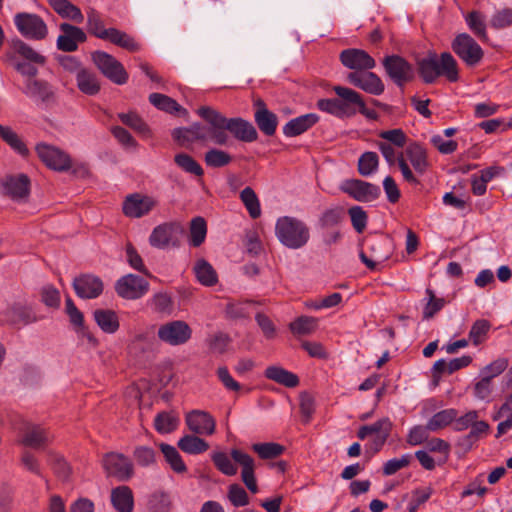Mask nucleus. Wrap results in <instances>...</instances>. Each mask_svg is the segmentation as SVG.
I'll list each match as a JSON object with an SVG mask.
<instances>
[{"label":"nucleus","mask_w":512,"mask_h":512,"mask_svg":"<svg viewBox=\"0 0 512 512\" xmlns=\"http://www.w3.org/2000/svg\"><path fill=\"white\" fill-rule=\"evenodd\" d=\"M197 114L208 124L213 125V138L216 145L225 146L232 136L242 142L251 143L258 139L256 128L248 120L241 117L227 118L219 111L209 106H201Z\"/></svg>","instance_id":"1"},{"label":"nucleus","mask_w":512,"mask_h":512,"mask_svg":"<svg viewBox=\"0 0 512 512\" xmlns=\"http://www.w3.org/2000/svg\"><path fill=\"white\" fill-rule=\"evenodd\" d=\"M416 71L425 84H433L439 77H445L451 83L459 80L458 63L450 52L438 55L428 51L425 57L417 59Z\"/></svg>","instance_id":"2"},{"label":"nucleus","mask_w":512,"mask_h":512,"mask_svg":"<svg viewBox=\"0 0 512 512\" xmlns=\"http://www.w3.org/2000/svg\"><path fill=\"white\" fill-rule=\"evenodd\" d=\"M333 91L337 97L321 98L317 100L316 107L339 119L354 117L364 101L363 96L352 88L341 85L334 86Z\"/></svg>","instance_id":"3"},{"label":"nucleus","mask_w":512,"mask_h":512,"mask_svg":"<svg viewBox=\"0 0 512 512\" xmlns=\"http://www.w3.org/2000/svg\"><path fill=\"white\" fill-rule=\"evenodd\" d=\"M275 234L280 243L290 249H299L305 246L310 238L307 225L291 216H282L277 219Z\"/></svg>","instance_id":"4"},{"label":"nucleus","mask_w":512,"mask_h":512,"mask_svg":"<svg viewBox=\"0 0 512 512\" xmlns=\"http://www.w3.org/2000/svg\"><path fill=\"white\" fill-rule=\"evenodd\" d=\"M365 245L369 255L361 251L360 260L370 270H376L378 264L388 260L392 255V240L384 234H375L365 240Z\"/></svg>","instance_id":"5"},{"label":"nucleus","mask_w":512,"mask_h":512,"mask_svg":"<svg viewBox=\"0 0 512 512\" xmlns=\"http://www.w3.org/2000/svg\"><path fill=\"white\" fill-rule=\"evenodd\" d=\"M382 66L389 79L401 89L416 77L413 64L399 54L386 55L382 59Z\"/></svg>","instance_id":"6"},{"label":"nucleus","mask_w":512,"mask_h":512,"mask_svg":"<svg viewBox=\"0 0 512 512\" xmlns=\"http://www.w3.org/2000/svg\"><path fill=\"white\" fill-rule=\"evenodd\" d=\"M101 465L107 478H114L119 482H127L135 474L132 460L120 452L105 453Z\"/></svg>","instance_id":"7"},{"label":"nucleus","mask_w":512,"mask_h":512,"mask_svg":"<svg viewBox=\"0 0 512 512\" xmlns=\"http://www.w3.org/2000/svg\"><path fill=\"white\" fill-rule=\"evenodd\" d=\"M184 233V226L180 222H164L154 227L149 236V244L157 249L178 248Z\"/></svg>","instance_id":"8"},{"label":"nucleus","mask_w":512,"mask_h":512,"mask_svg":"<svg viewBox=\"0 0 512 512\" xmlns=\"http://www.w3.org/2000/svg\"><path fill=\"white\" fill-rule=\"evenodd\" d=\"M91 59L103 76L112 83L116 85H124L128 82V72L124 65L113 55L105 51L96 50L91 53Z\"/></svg>","instance_id":"9"},{"label":"nucleus","mask_w":512,"mask_h":512,"mask_svg":"<svg viewBox=\"0 0 512 512\" xmlns=\"http://www.w3.org/2000/svg\"><path fill=\"white\" fill-rule=\"evenodd\" d=\"M451 49L468 67L477 66L484 57L481 46L465 32L455 36L451 42Z\"/></svg>","instance_id":"10"},{"label":"nucleus","mask_w":512,"mask_h":512,"mask_svg":"<svg viewBox=\"0 0 512 512\" xmlns=\"http://www.w3.org/2000/svg\"><path fill=\"white\" fill-rule=\"evenodd\" d=\"M18 32L26 39L41 41L48 35V27L41 16L35 13L20 12L14 16Z\"/></svg>","instance_id":"11"},{"label":"nucleus","mask_w":512,"mask_h":512,"mask_svg":"<svg viewBox=\"0 0 512 512\" xmlns=\"http://www.w3.org/2000/svg\"><path fill=\"white\" fill-rule=\"evenodd\" d=\"M22 92L36 105L45 108L54 105L57 100L54 86L44 79H25Z\"/></svg>","instance_id":"12"},{"label":"nucleus","mask_w":512,"mask_h":512,"mask_svg":"<svg viewBox=\"0 0 512 512\" xmlns=\"http://www.w3.org/2000/svg\"><path fill=\"white\" fill-rule=\"evenodd\" d=\"M35 152L40 161L49 169L57 172H66L71 168V157L62 149L46 142H39Z\"/></svg>","instance_id":"13"},{"label":"nucleus","mask_w":512,"mask_h":512,"mask_svg":"<svg viewBox=\"0 0 512 512\" xmlns=\"http://www.w3.org/2000/svg\"><path fill=\"white\" fill-rule=\"evenodd\" d=\"M114 289L117 295L123 299L137 300L149 292L150 284L143 277L129 273L115 282Z\"/></svg>","instance_id":"14"},{"label":"nucleus","mask_w":512,"mask_h":512,"mask_svg":"<svg viewBox=\"0 0 512 512\" xmlns=\"http://www.w3.org/2000/svg\"><path fill=\"white\" fill-rule=\"evenodd\" d=\"M158 338L171 346L183 345L191 339L192 329L183 320L163 324L157 332Z\"/></svg>","instance_id":"15"},{"label":"nucleus","mask_w":512,"mask_h":512,"mask_svg":"<svg viewBox=\"0 0 512 512\" xmlns=\"http://www.w3.org/2000/svg\"><path fill=\"white\" fill-rule=\"evenodd\" d=\"M341 190L358 202H371L381 195L378 185L360 179L346 180Z\"/></svg>","instance_id":"16"},{"label":"nucleus","mask_w":512,"mask_h":512,"mask_svg":"<svg viewBox=\"0 0 512 512\" xmlns=\"http://www.w3.org/2000/svg\"><path fill=\"white\" fill-rule=\"evenodd\" d=\"M72 287L79 298L96 299L103 293L104 283L97 275L82 273L73 279Z\"/></svg>","instance_id":"17"},{"label":"nucleus","mask_w":512,"mask_h":512,"mask_svg":"<svg viewBox=\"0 0 512 512\" xmlns=\"http://www.w3.org/2000/svg\"><path fill=\"white\" fill-rule=\"evenodd\" d=\"M339 60L344 67L353 70V72L371 70L376 66L375 59L365 50L358 48L342 50Z\"/></svg>","instance_id":"18"},{"label":"nucleus","mask_w":512,"mask_h":512,"mask_svg":"<svg viewBox=\"0 0 512 512\" xmlns=\"http://www.w3.org/2000/svg\"><path fill=\"white\" fill-rule=\"evenodd\" d=\"M346 80L352 86L374 96H379L385 91V85L382 79L370 70L363 72H350L348 73Z\"/></svg>","instance_id":"19"},{"label":"nucleus","mask_w":512,"mask_h":512,"mask_svg":"<svg viewBox=\"0 0 512 512\" xmlns=\"http://www.w3.org/2000/svg\"><path fill=\"white\" fill-rule=\"evenodd\" d=\"M157 201L150 196L133 193L126 196L123 201V214L129 218H141L152 211Z\"/></svg>","instance_id":"20"},{"label":"nucleus","mask_w":512,"mask_h":512,"mask_svg":"<svg viewBox=\"0 0 512 512\" xmlns=\"http://www.w3.org/2000/svg\"><path fill=\"white\" fill-rule=\"evenodd\" d=\"M254 121L258 129L267 137L275 135L278 127V116L268 109L267 104L262 99H257L253 103Z\"/></svg>","instance_id":"21"},{"label":"nucleus","mask_w":512,"mask_h":512,"mask_svg":"<svg viewBox=\"0 0 512 512\" xmlns=\"http://www.w3.org/2000/svg\"><path fill=\"white\" fill-rule=\"evenodd\" d=\"M61 34L58 36L56 45L58 50L63 52H74L78 49L79 43L87 40L86 33L82 28L70 23H61L59 26Z\"/></svg>","instance_id":"22"},{"label":"nucleus","mask_w":512,"mask_h":512,"mask_svg":"<svg viewBox=\"0 0 512 512\" xmlns=\"http://www.w3.org/2000/svg\"><path fill=\"white\" fill-rule=\"evenodd\" d=\"M231 458L242 467L241 478L245 486L252 493L258 492L257 481L255 477V461L251 455L240 450L232 449Z\"/></svg>","instance_id":"23"},{"label":"nucleus","mask_w":512,"mask_h":512,"mask_svg":"<svg viewBox=\"0 0 512 512\" xmlns=\"http://www.w3.org/2000/svg\"><path fill=\"white\" fill-rule=\"evenodd\" d=\"M231 458L242 467L241 478L245 486L252 493L258 492L257 481L255 477V461L251 455L240 450L232 449Z\"/></svg>","instance_id":"24"},{"label":"nucleus","mask_w":512,"mask_h":512,"mask_svg":"<svg viewBox=\"0 0 512 512\" xmlns=\"http://www.w3.org/2000/svg\"><path fill=\"white\" fill-rule=\"evenodd\" d=\"M51 442V433L41 425L28 424L22 430L20 443L25 447L41 450Z\"/></svg>","instance_id":"25"},{"label":"nucleus","mask_w":512,"mask_h":512,"mask_svg":"<svg viewBox=\"0 0 512 512\" xmlns=\"http://www.w3.org/2000/svg\"><path fill=\"white\" fill-rule=\"evenodd\" d=\"M185 422L194 434L212 435L215 432V419L206 411L192 410L186 415Z\"/></svg>","instance_id":"26"},{"label":"nucleus","mask_w":512,"mask_h":512,"mask_svg":"<svg viewBox=\"0 0 512 512\" xmlns=\"http://www.w3.org/2000/svg\"><path fill=\"white\" fill-rule=\"evenodd\" d=\"M6 194L13 200L27 198L30 195L31 181L28 175L20 173L8 176L3 184Z\"/></svg>","instance_id":"27"},{"label":"nucleus","mask_w":512,"mask_h":512,"mask_svg":"<svg viewBox=\"0 0 512 512\" xmlns=\"http://www.w3.org/2000/svg\"><path fill=\"white\" fill-rule=\"evenodd\" d=\"M320 120L319 115L316 113H307L304 115H300L289 120L283 126V134L286 137H296L299 136L308 130H310L314 125H316Z\"/></svg>","instance_id":"28"},{"label":"nucleus","mask_w":512,"mask_h":512,"mask_svg":"<svg viewBox=\"0 0 512 512\" xmlns=\"http://www.w3.org/2000/svg\"><path fill=\"white\" fill-rule=\"evenodd\" d=\"M9 321L12 324L29 325L42 319L38 316L32 306L21 302L13 303L6 312Z\"/></svg>","instance_id":"29"},{"label":"nucleus","mask_w":512,"mask_h":512,"mask_svg":"<svg viewBox=\"0 0 512 512\" xmlns=\"http://www.w3.org/2000/svg\"><path fill=\"white\" fill-rule=\"evenodd\" d=\"M264 377L286 388H295L300 379L297 374L278 365H270L264 370Z\"/></svg>","instance_id":"30"},{"label":"nucleus","mask_w":512,"mask_h":512,"mask_svg":"<svg viewBox=\"0 0 512 512\" xmlns=\"http://www.w3.org/2000/svg\"><path fill=\"white\" fill-rule=\"evenodd\" d=\"M111 503L117 512H132L134 508L132 489L126 485L113 488L111 490Z\"/></svg>","instance_id":"31"},{"label":"nucleus","mask_w":512,"mask_h":512,"mask_svg":"<svg viewBox=\"0 0 512 512\" xmlns=\"http://www.w3.org/2000/svg\"><path fill=\"white\" fill-rule=\"evenodd\" d=\"M93 319L101 331L106 334H115L120 328L118 314L112 309H95Z\"/></svg>","instance_id":"32"},{"label":"nucleus","mask_w":512,"mask_h":512,"mask_svg":"<svg viewBox=\"0 0 512 512\" xmlns=\"http://www.w3.org/2000/svg\"><path fill=\"white\" fill-rule=\"evenodd\" d=\"M76 84L77 88L88 96H95L101 90L97 75L86 68H82L76 73Z\"/></svg>","instance_id":"33"},{"label":"nucleus","mask_w":512,"mask_h":512,"mask_svg":"<svg viewBox=\"0 0 512 512\" xmlns=\"http://www.w3.org/2000/svg\"><path fill=\"white\" fill-rule=\"evenodd\" d=\"M405 153L416 172L423 174L428 166L427 150L419 142H411L405 149Z\"/></svg>","instance_id":"34"},{"label":"nucleus","mask_w":512,"mask_h":512,"mask_svg":"<svg viewBox=\"0 0 512 512\" xmlns=\"http://www.w3.org/2000/svg\"><path fill=\"white\" fill-rule=\"evenodd\" d=\"M48 464L58 480L63 483L71 480L73 469L63 455L50 451L48 453Z\"/></svg>","instance_id":"35"},{"label":"nucleus","mask_w":512,"mask_h":512,"mask_svg":"<svg viewBox=\"0 0 512 512\" xmlns=\"http://www.w3.org/2000/svg\"><path fill=\"white\" fill-rule=\"evenodd\" d=\"M51 8L62 18H67L82 23L84 16L77 6L72 4L69 0H47Z\"/></svg>","instance_id":"36"},{"label":"nucleus","mask_w":512,"mask_h":512,"mask_svg":"<svg viewBox=\"0 0 512 512\" xmlns=\"http://www.w3.org/2000/svg\"><path fill=\"white\" fill-rule=\"evenodd\" d=\"M106 41L132 53L141 50V44L134 37L117 28H109V35Z\"/></svg>","instance_id":"37"},{"label":"nucleus","mask_w":512,"mask_h":512,"mask_svg":"<svg viewBox=\"0 0 512 512\" xmlns=\"http://www.w3.org/2000/svg\"><path fill=\"white\" fill-rule=\"evenodd\" d=\"M194 273L197 281L206 287H212L218 282L217 272L205 259L197 260L194 266Z\"/></svg>","instance_id":"38"},{"label":"nucleus","mask_w":512,"mask_h":512,"mask_svg":"<svg viewBox=\"0 0 512 512\" xmlns=\"http://www.w3.org/2000/svg\"><path fill=\"white\" fill-rule=\"evenodd\" d=\"M178 448L184 453L198 455L209 449V444L203 438L196 435L186 434L178 440Z\"/></svg>","instance_id":"39"},{"label":"nucleus","mask_w":512,"mask_h":512,"mask_svg":"<svg viewBox=\"0 0 512 512\" xmlns=\"http://www.w3.org/2000/svg\"><path fill=\"white\" fill-rule=\"evenodd\" d=\"M465 21L473 35H475L482 42L488 41L489 37L486 30V19L480 11L473 10L469 12L465 16Z\"/></svg>","instance_id":"40"},{"label":"nucleus","mask_w":512,"mask_h":512,"mask_svg":"<svg viewBox=\"0 0 512 512\" xmlns=\"http://www.w3.org/2000/svg\"><path fill=\"white\" fill-rule=\"evenodd\" d=\"M159 448L165 461L175 473L184 474L187 472V466L179 451L174 446L167 443H160Z\"/></svg>","instance_id":"41"},{"label":"nucleus","mask_w":512,"mask_h":512,"mask_svg":"<svg viewBox=\"0 0 512 512\" xmlns=\"http://www.w3.org/2000/svg\"><path fill=\"white\" fill-rule=\"evenodd\" d=\"M393 423L388 417L381 418L371 425H363L357 431V437L360 440L366 439L370 435H390Z\"/></svg>","instance_id":"42"},{"label":"nucleus","mask_w":512,"mask_h":512,"mask_svg":"<svg viewBox=\"0 0 512 512\" xmlns=\"http://www.w3.org/2000/svg\"><path fill=\"white\" fill-rule=\"evenodd\" d=\"M149 102L157 109L170 114H180L187 112L186 109L183 108L176 100L165 94L151 93L149 95Z\"/></svg>","instance_id":"43"},{"label":"nucleus","mask_w":512,"mask_h":512,"mask_svg":"<svg viewBox=\"0 0 512 512\" xmlns=\"http://www.w3.org/2000/svg\"><path fill=\"white\" fill-rule=\"evenodd\" d=\"M345 219V210L341 206H335L323 211L318 220V226L322 230H329L339 226Z\"/></svg>","instance_id":"44"},{"label":"nucleus","mask_w":512,"mask_h":512,"mask_svg":"<svg viewBox=\"0 0 512 512\" xmlns=\"http://www.w3.org/2000/svg\"><path fill=\"white\" fill-rule=\"evenodd\" d=\"M318 327V319L312 316L302 315L289 323L288 328L295 336L312 334Z\"/></svg>","instance_id":"45"},{"label":"nucleus","mask_w":512,"mask_h":512,"mask_svg":"<svg viewBox=\"0 0 512 512\" xmlns=\"http://www.w3.org/2000/svg\"><path fill=\"white\" fill-rule=\"evenodd\" d=\"M458 415V410L455 408H447L435 413L428 421V429L431 432H436L451 425Z\"/></svg>","instance_id":"46"},{"label":"nucleus","mask_w":512,"mask_h":512,"mask_svg":"<svg viewBox=\"0 0 512 512\" xmlns=\"http://www.w3.org/2000/svg\"><path fill=\"white\" fill-rule=\"evenodd\" d=\"M207 235V222L206 220L201 217L197 216L194 217L190 222V229H189V244L192 247H199L201 246Z\"/></svg>","instance_id":"47"},{"label":"nucleus","mask_w":512,"mask_h":512,"mask_svg":"<svg viewBox=\"0 0 512 512\" xmlns=\"http://www.w3.org/2000/svg\"><path fill=\"white\" fill-rule=\"evenodd\" d=\"M173 504L170 494L165 491H155L148 499V512H170Z\"/></svg>","instance_id":"48"},{"label":"nucleus","mask_w":512,"mask_h":512,"mask_svg":"<svg viewBox=\"0 0 512 512\" xmlns=\"http://www.w3.org/2000/svg\"><path fill=\"white\" fill-rule=\"evenodd\" d=\"M179 425L178 416L171 412H160L155 416L154 428L160 434H169L175 431Z\"/></svg>","instance_id":"49"},{"label":"nucleus","mask_w":512,"mask_h":512,"mask_svg":"<svg viewBox=\"0 0 512 512\" xmlns=\"http://www.w3.org/2000/svg\"><path fill=\"white\" fill-rule=\"evenodd\" d=\"M175 164L184 172L197 177L204 175L202 166L189 154L181 152L174 156Z\"/></svg>","instance_id":"50"},{"label":"nucleus","mask_w":512,"mask_h":512,"mask_svg":"<svg viewBox=\"0 0 512 512\" xmlns=\"http://www.w3.org/2000/svg\"><path fill=\"white\" fill-rule=\"evenodd\" d=\"M87 28L91 35L101 40L106 41L109 35V28H105L101 15L93 9L87 13Z\"/></svg>","instance_id":"51"},{"label":"nucleus","mask_w":512,"mask_h":512,"mask_svg":"<svg viewBox=\"0 0 512 512\" xmlns=\"http://www.w3.org/2000/svg\"><path fill=\"white\" fill-rule=\"evenodd\" d=\"M251 448L264 460L275 459L285 451V447L276 442L254 443Z\"/></svg>","instance_id":"52"},{"label":"nucleus","mask_w":512,"mask_h":512,"mask_svg":"<svg viewBox=\"0 0 512 512\" xmlns=\"http://www.w3.org/2000/svg\"><path fill=\"white\" fill-rule=\"evenodd\" d=\"M240 199L246 207L249 215L253 219H257L261 215V206L255 191L247 186L240 192Z\"/></svg>","instance_id":"53"},{"label":"nucleus","mask_w":512,"mask_h":512,"mask_svg":"<svg viewBox=\"0 0 512 512\" xmlns=\"http://www.w3.org/2000/svg\"><path fill=\"white\" fill-rule=\"evenodd\" d=\"M204 161L210 168H222L231 163L232 156L224 150L211 148L205 153Z\"/></svg>","instance_id":"54"},{"label":"nucleus","mask_w":512,"mask_h":512,"mask_svg":"<svg viewBox=\"0 0 512 512\" xmlns=\"http://www.w3.org/2000/svg\"><path fill=\"white\" fill-rule=\"evenodd\" d=\"M133 459L140 467L146 468L156 464V451L149 446L138 445L132 453Z\"/></svg>","instance_id":"55"},{"label":"nucleus","mask_w":512,"mask_h":512,"mask_svg":"<svg viewBox=\"0 0 512 512\" xmlns=\"http://www.w3.org/2000/svg\"><path fill=\"white\" fill-rule=\"evenodd\" d=\"M125 251L127 262L132 269L142 273L143 275L151 279H156V277L152 275V273L147 269L141 255L138 253V251L132 245V243H128L126 245Z\"/></svg>","instance_id":"56"},{"label":"nucleus","mask_w":512,"mask_h":512,"mask_svg":"<svg viewBox=\"0 0 512 512\" xmlns=\"http://www.w3.org/2000/svg\"><path fill=\"white\" fill-rule=\"evenodd\" d=\"M491 329V323L486 319H477L469 331V340L474 346L482 344Z\"/></svg>","instance_id":"57"},{"label":"nucleus","mask_w":512,"mask_h":512,"mask_svg":"<svg viewBox=\"0 0 512 512\" xmlns=\"http://www.w3.org/2000/svg\"><path fill=\"white\" fill-rule=\"evenodd\" d=\"M13 48L16 53L32 63L44 65L46 62L45 56L37 53L30 45L20 39L13 41Z\"/></svg>","instance_id":"58"},{"label":"nucleus","mask_w":512,"mask_h":512,"mask_svg":"<svg viewBox=\"0 0 512 512\" xmlns=\"http://www.w3.org/2000/svg\"><path fill=\"white\" fill-rule=\"evenodd\" d=\"M379 165V157L376 152H364L358 159V172L361 176L373 174Z\"/></svg>","instance_id":"59"},{"label":"nucleus","mask_w":512,"mask_h":512,"mask_svg":"<svg viewBox=\"0 0 512 512\" xmlns=\"http://www.w3.org/2000/svg\"><path fill=\"white\" fill-rule=\"evenodd\" d=\"M299 401L301 421L303 424H308L315 413V399L310 393L304 391L300 393Z\"/></svg>","instance_id":"60"},{"label":"nucleus","mask_w":512,"mask_h":512,"mask_svg":"<svg viewBox=\"0 0 512 512\" xmlns=\"http://www.w3.org/2000/svg\"><path fill=\"white\" fill-rule=\"evenodd\" d=\"M432 487L416 488L412 491V498L407 506L408 512H417L419 507L426 503L432 496Z\"/></svg>","instance_id":"61"},{"label":"nucleus","mask_w":512,"mask_h":512,"mask_svg":"<svg viewBox=\"0 0 512 512\" xmlns=\"http://www.w3.org/2000/svg\"><path fill=\"white\" fill-rule=\"evenodd\" d=\"M211 458L215 467L224 475L234 476L237 473V467L225 452H215Z\"/></svg>","instance_id":"62"},{"label":"nucleus","mask_w":512,"mask_h":512,"mask_svg":"<svg viewBox=\"0 0 512 512\" xmlns=\"http://www.w3.org/2000/svg\"><path fill=\"white\" fill-rule=\"evenodd\" d=\"M150 304L157 313L171 314L173 311V300L167 293H156L150 300Z\"/></svg>","instance_id":"63"},{"label":"nucleus","mask_w":512,"mask_h":512,"mask_svg":"<svg viewBox=\"0 0 512 512\" xmlns=\"http://www.w3.org/2000/svg\"><path fill=\"white\" fill-rule=\"evenodd\" d=\"M490 26L496 30L512 26V8L497 10L490 19Z\"/></svg>","instance_id":"64"}]
</instances>
